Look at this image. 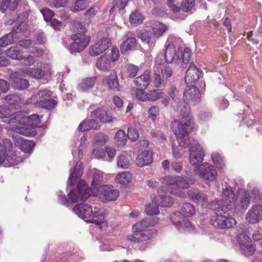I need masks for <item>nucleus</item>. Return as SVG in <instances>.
Masks as SVG:
<instances>
[{
    "mask_svg": "<svg viewBox=\"0 0 262 262\" xmlns=\"http://www.w3.org/2000/svg\"><path fill=\"white\" fill-rule=\"evenodd\" d=\"M97 191L92 190V188L89 187L88 184L83 180H79L77 188L71 191L68 195L73 202L79 200L85 201L90 195H101L106 202L116 200L119 196V191L114 189L112 185H105L98 187Z\"/></svg>",
    "mask_w": 262,
    "mask_h": 262,
    "instance_id": "nucleus-1",
    "label": "nucleus"
},
{
    "mask_svg": "<svg viewBox=\"0 0 262 262\" xmlns=\"http://www.w3.org/2000/svg\"><path fill=\"white\" fill-rule=\"evenodd\" d=\"M172 132L174 133L179 142L178 148L172 144V155L174 158H180L182 155L183 147L188 146V143L186 141V137L192 131L194 121L191 115L187 114L180 120H174L171 124Z\"/></svg>",
    "mask_w": 262,
    "mask_h": 262,
    "instance_id": "nucleus-2",
    "label": "nucleus"
},
{
    "mask_svg": "<svg viewBox=\"0 0 262 262\" xmlns=\"http://www.w3.org/2000/svg\"><path fill=\"white\" fill-rule=\"evenodd\" d=\"M70 28L73 32L76 33L71 35L73 41L70 45L69 51L72 54L80 52L89 44L90 37L84 34L86 29L79 21H74Z\"/></svg>",
    "mask_w": 262,
    "mask_h": 262,
    "instance_id": "nucleus-3",
    "label": "nucleus"
},
{
    "mask_svg": "<svg viewBox=\"0 0 262 262\" xmlns=\"http://www.w3.org/2000/svg\"><path fill=\"white\" fill-rule=\"evenodd\" d=\"M22 161L20 157L17 156L9 139H5L3 143L0 142V164L4 167H11L18 164Z\"/></svg>",
    "mask_w": 262,
    "mask_h": 262,
    "instance_id": "nucleus-4",
    "label": "nucleus"
},
{
    "mask_svg": "<svg viewBox=\"0 0 262 262\" xmlns=\"http://www.w3.org/2000/svg\"><path fill=\"white\" fill-rule=\"evenodd\" d=\"M86 138L83 136L80 139V144L78 148L73 150L72 154L73 157L78 160L75 166H74L72 172L69 177V181L71 185H74L76 183L77 180L83 174V171L82 168V163L80 160L82 157V149L85 147V142Z\"/></svg>",
    "mask_w": 262,
    "mask_h": 262,
    "instance_id": "nucleus-5",
    "label": "nucleus"
},
{
    "mask_svg": "<svg viewBox=\"0 0 262 262\" xmlns=\"http://www.w3.org/2000/svg\"><path fill=\"white\" fill-rule=\"evenodd\" d=\"M172 75V69L169 66H164L162 64H156L154 67V74L152 82L154 86L159 88L162 84H164L168 78Z\"/></svg>",
    "mask_w": 262,
    "mask_h": 262,
    "instance_id": "nucleus-6",
    "label": "nucleus"
},
{
    "mask_svg": "<svg viewBox=\"0 0 262 262\" xmlns=\"http://www.w3.org/2000/svg\"><path fill=\"white\" fill-rule=\"evenodd\" d=\"M5 120L6 122L8 121L10 124L8 128L26 136H29L31 134L29 129L25 126H21V125L25 124V123L23 122L25 117L23 116V114L21 112H17Z\"/></svg>",
    "mask_w": 262,
    "mask_h": 262,
    "instance_id": "nucleus-7",
    "label": "nucleus"
},
{
    "mask_svg": "<svg viewBox=\"0 0 262 262\" xmlns=\"http://www.w3.org/2000/svg\"><path fill=\"white\" fill-rule=\"evenodd\" d=\"M52 94L51 91L43 90L34 96L33 100L37 106L50 110L57 104L56 101L51 98Z\"/></svg>",
    "mask_w": 262,
    "mask_h": 262,
    "instance_id": "nucleus-8",
    "label": "nucleus"
},
{
    "mask_svg": "<svg viewBox=\"0 0 262 262\" xmlns=\"http://www.w3.org/2000/svg\"><path fill=\"white\" fill-rule=\"evenodd\" d=\"M194 170L195 173L201 178L210 181H214L217 174L214 166L207 162L195 166Z\"/></svg>",
    "mask_w": 262,
    "mask_h": 262,
    "instance_id": "nucleus-9",
    "label": "nucleus"
},
{
    "mask_svg": "<svg viewBox=\"0 0 262 262\" xmlns=\"http://www.w3.org/2000/svg\"><path fill=\"white\" fill-rule=\"evenodd\" d=\"M189 144V161L192 165L201 163L204 159V151L198 141L192 140Z\"/></svg>",
    "mask_w": 262,
    "mask_h": 262,
    "instance_id": "nucleus-10",
    "label": "nucleus"
},
{
    "mask_svg": "<svg viewBox=\"0 0 262 262\" xmlns=\"http://www.w3.org/2000/svg\"><path fill=\"white\" fill-rule=\"evenodd\" d=\"M210 222L214 227L221 229L233 228L237 223L233 217L222 215V213L212 216Z\"/></svg>",
    "mask_w": 262,
    "mask_h": 262,
    "instance_id": "nucleus-11",
    "label": "nucleus"
},
{
    "mask_svg": "<svg viewBox=\"0 0 262 262\" xmlns=\"http://www.w3.org/2000/svg\"><path fill=\"white\" fill-rule=\"evenodd\" d=\"M111 45L112 42L110 38L108 37L102 38L89 47V54L91 56H96L106 51Z\"/></svg>",
    "mask_w": 262,
    "mask_h": 262,
    "instance_id": "nucleus-12",
    "label": "nucleus"
},
{
    "mask_svg": "<svg viewBox=\"0 0 262 262\" xmlns=\"http://www.w3.org/2000/svg\"><path fill=\"white\" fill-rule=\"evenodd\" d=\"M201 94L198 88L194 85L187 86L183 93V100L186 103L194 105L200 102Z\"/></svg>",
    "mask_w": 262,
    "mask_h": 262,
    "instance_id": "nucleus-13",
    "label": "nucleus"
},
{
    "mask_svg": "<svg viewBox=\"0 0 262 262\" xmlns=\"http://www.w3.org/2000/svg\"><path fill=\"white\" fill-rule=\"evenodd\" d=\"M250 203L249 192L241 190L238 192V195L233 204V207L237 211H245L247 209Z\"/></svg>",
    "mask_w": 262,
    "mask_h": 262,
    "instance_id": "nucleus-14",
    "label": "nucleus"
},
{
    "mask_svg": "<svg viewBox=\"0 0 262 262\" xmlns=\"http://www.w3.org/2000/svg\"><path fill=\"white\" fill-rule=\"evenodd\" d=\"M167 189L165 187L162 186L158 189V195L154 199L153 202L155 205H159L163 207H168L171 206L173 204V199L171 196L165 195Z\"/></svg>",
    "mask_w": 262,
    "mask_h": 262,
    "instance_id": "nucleus-15",
    "label": "nucleus"
},
{
    "mask_svg": "<svg viewBox=\"0 0 262 262\" xmlns=\"http://www.w3.org/2000/svg\"><path fill=\"white\" fill-rule=\"evenodd\" d=\"M262 219V206L254 205L246 214V220L250 224L258 223Z\"/></svg>",
    "mask_w": 262,
    "mask_h": 262,
    "instance_id": "nucleus-16",
    "label": "nucleus"
},
{
    "mask_svg": "<svg viewBox=\"0 0 262 262\" xmlns=\"http://www.w3.org/2000/svg\"><path fill=\"white\" fill-rule=\"evenodd\" d=\"M165 59L166 62L171 63L175 62L180 63L182 58V48L178 49L173 48L171 47H165Z\"/></svg>",
    "mask_w": 262,
    "mask_h": 262,
    "instance_id": "nucleus-17",
    "label": "nucleus"
},
{
    "mask_svg": "<svg viewBox=\"0 0 262 262\" xmlns=\"http://www.w3.org/2000/svg\"><path fill=\"white\" fill-rule=\"evenodd\" d=\"M19 27H20V25L16 28L14 26L11 32L1 37L0 38V46L5 47L16 41L19 38L18 34L19 33V31H21V29H19Z\"/></svg>",
    "mask_w": 262,
    "mask_h": 262,
    "instance_id": "nucleus-18",
    "label": "nucleus"
},
{
    "mask_svg": "<svg viewBox=\"0 0 262 262\" xmlns=\"http://www.w3.org/2000/svg\"><path fill=\"white\" fill-rule=\"evenodd\" d=\"M170 219L178 229L188 228L190 226V223L188 218H186L180 211L172 213Z\"/></svg>",
    "mask_w": 262,
    "mask_h": 262,
    "instance_id": "nucleus-19",
    "label": "nucleus"
},
{
    "mask_svg": "<svg viewBox=\"0 0 262 262\" xmlns=\"http://www.w3.org/2000/svg\"><path fill=\"white\" fill-rule=\"evenodd\" d=\"M89 177L92 179L91 185L93 189L97 191L98 190V187L102 186L101 184L103 180L104 173L96 168H93L89 170Z\"/></svg>",
    "mask_w": 262,
    "mask_h": 262,
    "instance_id": "nucleus-20",
    "label": "nucleus"
},
{
    "mask_svg": "<svg viewBox=\"0 0 262 262\" xmlns=\"http://www.w3.org/2000/svg\"><path fill=\"white\" fill-rule=\"evenodd\" d=\"M235 194L230 187L223 189L222 202L228 210L233 208V204L235 201Z\"/></svg>",
    "mask_w": 262,
    "mask_h": 262,
    "instance_id": "nucleus-21",
    "label": "nucleus"
},
{
    "mask_svg": "<svg viewBox=\"0 0 262 262\" xmlns=\"http://www.w3.org/2000/svg\"><path fill=\"white\" fill-rule=\"evenodd\" d=\"M201 75V72L196 68L195 64L191 63L186 72L185 81L187 84L191 83L198 80Z\"/></svg>",
    "mask_w": 262,
    "mask_h": 262,
    "instance_id": "nucleus-22",
    "label": "nucleus"
},
{
    "mask_svg": "<svg viewBox=\"0 0 262 262\" xmlns=\"http://www.w3.org/2000/svg\"><path fill=\"white\" fill-rule=\"evenodd\" d=\"M125 37L126 39L122 42L120 46L121 52L122 54H125L128 51L135 49L137 45L135 36L131 32H127Z\"/></svg>",
    "mask_w": 262,
    "mask_h": 262,
    "instance_id": "nucleus-23",
    "label": "nucleus"
},
{
    "mask_svg": "<svg viewBox=\"0 0 262 262\" xmlns=\"http://www.w3.org/2000/svg\"><path fill=\"white\" fill-rule=\"evenodd\" d=\"M187 194L190 199L198 204L204 205L208 202L206 195L199 190H189L187 191Z\"/></svg>",
    "mask_w": 262,
    "mask_h": 262,
    "instance_id": "nucleus-24",
    "label": "nucleus"
},
{
    "mask_svg": "<svg viewBox=\"0 0 262 262\" xmlns=\"http://www.w3.org/2000/svg\"><path fill=\"white\" fill-rule=\"evenodd\" d=\"M73 210L78 216L82 219L90 217L93 212L92 207L87 204L75 205Z\"/></svg>",
    "mask_w": 262,
    "mask_h": 262,
    "instance_id": "nucleus-25",
    "label": "nucleus"
},
{
    "mask_svg": "<svg viewBox=\"0 0 262 262\" xmlns=\"http://www.w3.org/2000/svg\"><path fill=\"white\" fill-rule=\"evenodd\" d=\"M153 152L151 150H148L142 152L138 155L136 159V163L139 167H143L150 165L152 163Z\"/></svg>",
    "mask_w": 262,
    "mask_h": 262,
    "instance_id": "nucleus-26",
    "label": "nucleus"
},
{
    "mask_svg": "<svg viewBox=\"0 0 262 262\" xmlns=\"http://www.w3.org/2000/svg\"><path fill=\"white\" fill-rule=\"evenodd\" d=\"M110 56L104 54L97 59L95 66L101 71L108 72L112 68Z\"/></svg>",
    "mask_w": 262,
    "mask_h": 262,
    "instance_id": "nucleus-27",
    "label": "nucleus"
},
{
    "mask_svg": "<svg viewBox=\"0 0 262 262\" xmlns=\"http://www.w3.org/2000/svg\"><path fill=\"white\" fill-rule=\"evenodd\" d=\"M91 116L95 120L98 119L101 122H109L114 120L112 116H110L103 107H99L92 112Z\"/></svg>",
    "mask_w": 262,
    "mask_h": 262,
    "instance_id": "nucleus-28",
    "label": "nucleus"
},
{
    "mask_svg": "<svg viewBox=\"0 0 262 262\" xmlns=\"http://www.w3.org/2000/svg\"><path fill=\"white\" fill-rule=\"evenodd\" d=\"M103 82L104 83H106L112 91L119 92L121 90L122 87L119 82L116 72H112L107 77L103 80Z\"/></svg>",
    "mask_w": 262,
    "mask_h": 262,
    "instance_id": "nucleus-29",
    "label": "nucleus"
},
{
    "mask_svg": "<svg viewBox=\"0 0 262 262\" xmlns=\"http://www.w3.org/2000/svg\"><path fill=\"white\" fill-rule=\"evenodd\" d=\"M88 223H92L99 226L101 230H105L108 227L107 222L105 220L104 216L101 212H95Z\"/></svg>",
    "mask_w": 262,
    "mask_h": 262,
    "instance_id": "nucleus-30",
    "label": "nucleus"
},
{
    "mask_svg": "<svg viewBox=\"0 0 262 262\" xmlns=\"http://www.w3.org/2000/svg\"><path fill=\"white\" fill-rule=\"evenodd\" d=\"M100 128V124L98 121L94 118L83 120L80 123L78 127L80 132L88 131L91 129H98Z\"/></svg>",
    "mask_w": 262,
    "mask_h": 262,
    "instance_id": "nucleus-31",
    "label": "nucleus"
},
{
    "mask_svg": "<svg viewBox=\"0 0 262 262\" xmlns=\"http://www.w3.org/2000/svg\"><path fill=\"white\" fill-rule=\"evenodd\" d=\"M150 81V72L147 70L142 75L136 78L134 80V83L136 86L146 89Z\"/></svg>",
    "mask_w": 262,
    "mask_h": 262,
    "instance_id": "nucleus-32",
    "label": "nucleus"
},
{
    "mask_svg": "<svg viewBox=\"0 0 262 262\" xmlns=\"http://www.w3.org/2000/svg\"><path fill=\"white\" fill-rule=\"evenodd\" d=\"M132 160V157L129 154L123 151L117 157V165L121 168L127 169L129 167Z\"/></svg>",
    "mask_w": 262,
    "mask_h": 262,
    "instance_id": "nucleus-33",
    "label": "nucleus"
},
{
    "mask_svg": "<svg viewBox=\"0 0 262 262\" xmlns=\"http://www.w3.org/2000/svg\"><path fill=\"white\" fill-rule=\"evenodd\" d=\"M20 72L21 76L28 75L36 79H40L45 75L44 71L39 68H25L22 69Z\"/></svg>",
    "mask_w": 262,
    "mask_h": 262,
    "instance_id": "nucleus-34",
    "label": "nucleus"
},
{
    "mask_svg": "<svg viewBox=\"0 0 262 262\" xmlns=\"http://www.w3.org/2000/svg\"><path fill=\"white\" fill-rule=\"evenodd\" d=\"M96 82V77H89L84 79L78 85L80 92H85L93 88Z\"/></svg>",
    "mask_w": 262,
    "mask_h": 262,
    "instance_id": "nucleus-35",
    "label": "nucleus"
},
{
    "mask_svg": "<svg viewBox=\"0 0 262 262\" xmlns=\"http://www.w3.org/2000/svg\"><path fill=\"white\" fill-rule=\"evenodd\" d=\"M5 53L12 59L21 60L24 59V56L17 47L9 48L6 51Z\"/></svg>",
    "mask_w": 262,
    "mask_h": 262,
    "instance_id": "nucleus-36",
    "label": "nucleus"
},
{
    "mask_svg": "<svg viewBox=\"0 0 262 262\" xmlns=\"http://www.w3.org/2000/svg\"><path fill=\"white\" fill-rule=\"evenodd\" d=\"M18 146L21 150L26 153H30L35 146L33 141L19 139L18 141Z\"/></svg>",
    "mask_w": 262,
    "mask_h": 262,
    "instance_id": "nucleus-37",
    "label": "nucleus"
},
{
    "mask_svg": "<svg viewBox=\"0 0 262 262\" xmlns=\"http://www.w3.org/2000/svg\"><path fill=\"white\" fill-rule=\"evenodd\" d=\"M208 207L210 209L215 210L216 211V214H219L222 212L225 214L228 211V210L226 209L222 201L211 202L209 204Z\"/></svg>",
    "mask_w": 262,
    "mask_h": 262,
    "instance_id": "nucleus-38",
    "label": "nucleus"
},
{
    "mask_svg": "<svg viewBox=\"0 0 262 262\" xmlns=\"http://www.w3.org/2000/svg\"><path fill=\"white\" fill-rule=\"evenodd\" d=\"M108 141V137L102 133L96 134L92 141V144L94 146H102Z\"/></svg>",
    "mask_w": 262,
    "mask_h": 262,
    "instance_id": "nucleus-39",
    "label": "nucleus"
},
{
    "mask_svg": "<svg viewBox=\"0 0 262 262\" xmlns=\"http://www.w3.org/2000/svg\"><path fill=\"white\" fill-rule=\"evenodd\" d=\"M152 32L155 37H159L163 34L168 29V27L160 22H155L153 24Z\"/></svg>",
    "mask_w": 262,
    "mask_h": 262,
    "instance_id": "nucleus-40",
    "label": "nucleus"
},
{
    "mask_svg": "<svg viewBox=\"0 0 262 262\" xmlns=\"http://www.w3.org/2000/svg\"><path fill=\"white\" fill-rule=\"evenodd\" d=\"M186 218L193 216L195 212L194 206L190 203H185L182 205L180 211Z\"/></svg>",
    "mask_w": 262,
    "mask_h": 262,
    "instance_id": "nucleus-41",
    "label": "nucleus"
},
{
    "mask_svg": "<svg viewBox=\"0 0 262 262\" xmlns=\"http://www.w3.org/2000/svg\"><path fill=\"white\" fill-rule=\"evenodd\" d=\"M127 140V136L126 135L125 132L122 129L118 130L115 136L116 144L118 146H124Z\"/></svg>",
    "mask_w": 262,
    "mask_h": 262,
    "instance_id": "nucleus-42",
    "label": "nucleus"
},
{
    "mask_svg": "<svg viewBox=\"0 0 262 262\" xmlns=\"http://www.w3.org/2000/svg\"><path fill=\"white\" fill-rule=\"evenodd\" d=\"M155 232V230L154 229H147L143 230L142 231L137 232L138 236H137L136 238L138 239L139 242L146 241L154 237Z\"/></svg>",
    "mask_w": 262,
    "mask_h": 262,
    "instance_id": "nucleus-43",
    "label": "nucleus"
},
{
    "mask_svg": "<svg viewBox=\"0 0 262 262\" xmlns=\"http://www.w3.org/2000/svg\"><path fill=\"white\" fill-rule=\"evenodd\" d=\"M182 42V40L180 38H177L173 35H169L165 47H172L173 48L178 49L180 48V45Z\"/></svg>",
    "mask_w": 262,
    "mask_h": 262,
    "instance_id": "nucleus-44",
    "label": "nucleus"
},
{
    "mask_svg": "<svg viewBox=\"0 0 262 262\" xmlns=\"http://www.w3.org/2000/svg\"><path fill=\"white\" fill-rule=\"evenodd\" d=\"M129 19L131 25L137 26L143 22L144 18L141 13L135 11L130 14Z\"/></svg>",
    "mask_w": 262,
    "mask_h": 262,
    "instance_id": "nucleus-45",
    "label": "nucleus"
},
{
    "mask_svg": "<svg viewBox=\"0 0 262 262\" xmlns=\"http://www.w3.org/2000/svg\"><path fill=\"white\" fill-rule=\"evenodd\" d=\"M23 122L28 125L35 126L40 123V118L38 115L33 114L24 118Z\"/></svg>",
    "mask_w": 262,
    "mask_h": 262,
    "instance_id": "nucleus-46",
    "label": "nucleus"
},
{
    "mask_svg": "<svg viewBox=\"0 0 262 262\" xmlns=\"http://www.w3.org/2000/svg\"><path fill=\"white\" fill-rule=\"evenodd\" d=\"M132 180V175L128 172H123L118 174L116 176V180L118 183L126 185Z\"/></svg>",
    "mask_w": 262,
    "mask_h": 262,
    "instance_id": "nucleus-47",
    "label": "nucleus"
},
{
    "mask_svg": "<svg viewBox=\"0 0 262 262\" xmlns=\"http://www.w3.org/2000/svg\"><path fill=\"white\" fill-rule=\"evenodd\" d=\"M242 254L246 257H249L255 253V245L249 244L240 248Z\"/></svg>",
    "mask_w": 262,
    "mask_h": 262,
    "instance_id": "nucleus-48",
    "label": "nucleus"
},
{
    "mask_svg": "<svg viewBox=\"0 0 262 262\" xmlns=\"http://www.w3.org/2000/svg\"><path fill=\"white\" fill-rule=\"evenodd\" d=\"M149 225V222L148 220H144L141 222L135 224L133 227V232L137 233L143 230H147L146 229Z\"/></svg>",
    "mask_w": 262,
    "mask_h": 262,
    "instance_id": "nucleus-49",
    "label": "nucleus"
},
{
    "mask_svg": "<svg viewBox=\"0 0 262 262\" xmlns=\"http://www.w3.org/2000/svg\"><path fill=\"white\" fill-rule=\"evenodd\" d=\"M13 84L14 86L20 90L27 89L29 85V82L27 80L21 79L19 77L14 78Z\"/></svg>",
    "mask_w": 262,
    "mask_h": 262,
    "instance_id": "nucleus-50",
    "label": "nucleus"
},
{
    "mask_svg": "<svg viewBox=\"0 0 262 262\" xmlns=\"http://www.w3.org/2000/svg\"><path fill=\"white\" fill-rule=\"evenodd\" d=\"M163 92L159 89L154 90L147 92L148 101H154L162 97Z\"/></svg>",
    "mask_w": 262,
    "mask_h": 262,
    "instance_id": "nucleus-51",
    "label": "nucleus"
},
{
    "mask_svg": "<svg viewBox=\"0 0 262 262\" xmlns=\"http://www.w3.org/2000/svg\"><path fill=\"white\" fill-rule=\"evenodd\" d=\"M237 241L239 244V248L251 243L250 238L244 233H241L236 236Z\"/></svg>",
    "mask_w": 262,
    "mask_h": 262,
    "instance_id": "nucleus-52",
    "label": "nucleus"
},
{
    "mask_svg": "<svg viewBox=\"0 0 262 262\" xmlns=\"http://www.w3.org/2000/svg\"><path fill=\"white\" fill-rule=\"evenodd\" d=\"M88 4L85 0H78L71 7V10L73 11H79L85 9Z\"/></svg>",
    "mask_w": 262,
    "mask_h": 262,
    "instance_id": "nucleus-53",
    "label": "nucleus"
},
{
    "mask_svg": "<svg viewBox=\"0 0 262 262\" xmlns=\"http://www.w3.org/2000/svg\"><path fill=\"white\" fill-rule=\"evenodd\" d=\"M151 135L156 140L160 143H163L166 140V138L164 133L159 129L152 130Z\"/></svg>",
    "mask_w": 262,
    "mask_h": 262,
    "instance_id": "nucleus-54",
    "label": "nucleus"
},
{
    "mask_svg": "<svg viewBox=\"0 0 262 262\" xmlns=\"http://www.w3.org/2000/svg\"><path fill=\"white\" fill-rule=\"evenodd\" d=\"M143 88H138L135 90L136 98L141 101H148L147 92H145Z\"/></svg>",
    "mask_w": 262,
    "mask_h": 262,
    "instance_id": "nucleus-55",
    "label": "nucleus"
},
{
    "mask_svg": "<svg viewBox=\"0 0 262 262\" xmlns=\"http://www.w3.org/2000/svg\"><path fill=\"white\" fill-rule=\"evenodd\" d=\"M139 137V134L136 128L130 126L127 129V137L132 141H137Z\"/></svg>",
    "mask_w": 262,
    "mask_h": 262,
    "instance_id": "nucleus-56",
    "label": "nucleus"
},
{
    "mask_svg": "<svg viewBox=\"0 0 262 262\" xmlns=\"http://www.w3.org/2000/svg\"><path fill=\"white\" fill-rule=\"evenodd\" d=\"M195 0H183L181 9L184 12L190 11L194 6Z\"/></svg>",
    "mask_w": 262,
    "mask_h": 262,
    "instance_id": "nucleus-57",
    "label": "nucleus"
},
{
    "mask_svg": "<svg viewBox=\"0 0 262 262\" xmlns=\"http://www.w3.org/2000/svg\"><path fill=\"white\" fill-rule=\"evenodd\" d=\"M191 56V51L188 48H185L183 51V53H182V66L183 68H185L190 60Z\"/></svg>",
    "mask_w": 262,
    "mask_h": 262,
    "instance_id": "nucleus-58",
    "label": "nucleus"
},
{
    "mask_svg": "<svg viewBox=\"0 0 262 262\" xmlns=\"http://www.w3.org/2000/svg\"><path fill=\"white\" fill-rule=\"evenodd\" d=\"M179 0H168L167 5L173 13L178 12L180 11Z\"/></svg>",
    "mask_w": 262,
    "mask_h": 262,
    "instance_id": "nucleus-59",
    "label": "nucleus"
},
{
    "mask_svg": "<svg viewBox=\"0 0 262 262\" xmlns=\"http://www.w3.org/2000/svg\"><path fill=\"white\" fill-rule=\"evenodd\" d=\"M161 182L163 184L167 185H176L177 178L176 176H168L161 179Z\"/></svg>",
    "mask_w": 262,
    "mask_h": 262,
    "instance_id": "nucleus-60",
    "label": "nucleus"
},
{
    "mask_svg": "<svg viewBox=\"0 0 262 262\" xmlns=\"http://www.w3.org/2000/svg\"><path fill=\"white\" fill-rule=\"evenodd\" d=\"M138 67L132 64H129L127 66V73L130 78H133L137 75L138 72Z\"/></svg>",
    "mask_w": 262,
    "mask_h": 262,
    "instance_id": "nucleus-61",
    "label": "nucleus"
},
{
    "mask_svg": "<svg viewBox=\"0 0 262 262\" xmlns=\"http://www.w3.org/2000/svg\"><path fill=\"white\" fill-rule=\"evenodd\" d=\"M41 12L43 16L44 19L46 21L52 20V17L54 15V12L49 8H45L41 10Z\"/></svg>",
    "mask_w": 262,
    "mask_h": 262,
    "instance_id": "nucleus-62",
    "label": "nucleus"
},
{
    "mask_svg": "<svg viewBox=\"0 0 262 262\" xmlns=\"http://www.w3.org/2000/svg\"><path fill=\"white\" fill-rule=\"evenodd\" d=\"M176 178L177 182H176V186L182 189L188 188L189 184L186 180L179 176L176 177Z\"/></svg>",
    "mask_w": 262,
    "mask_h": 262,
    "instance_id": "nucleus-63",
    "label": "nucleus"
},
{
    "mask_svg": "<svg viewBox=\"0 0 262 262\" xmlns=\"http://www.w3.org/2000/svg\"><path fill=\"white\" fill-rule=\"evenodd\" d=\"M158 206H159L157 205L154 206L152 204L148 205L145 209L146 213L150 215L158 214L159 212Z\"/></svg>",
    "mask_w": 262,
    "mask_h": 262,
    "instance_id": "nucleus-64",
    "label": "nucleus"
}]
</instances>
